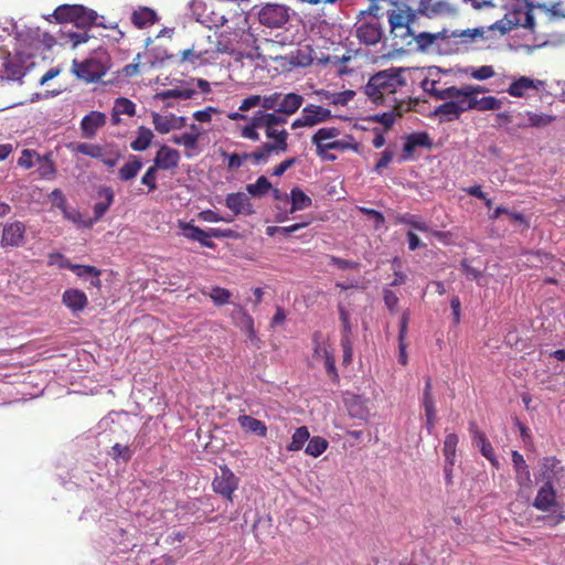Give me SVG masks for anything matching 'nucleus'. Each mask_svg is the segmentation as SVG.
Here are the masks:
<instances>
[{"mask_svg":"<svg viewBox=\"0 0 565 565\" xmlns=\"http://www.w3.org/2000/svg\"><path fill=\"white\" fill-rule=\"evenodd\" d=\"M404 72V68L392 67L374 74L364 87L365 95L377 106H403L405 97L401 96V90L407 85Z\"/></svg>","mask_w":565,"mask_h":565,"instance_id":"f257e3e1","label":"nucleus"},{"mask_svg":"<svg viewBox=\"0 0 565 565\" xmlns=\"http://www.w3.org/2000/svg\"><path fill=\"white\" fill-rule=\"evenodd\" d=\"M340 136L341 130L338 127L331 126L319 128L311 136V143L316 147L317 156L328 161H334L337 157L334 154H330V150L359 151L360 143L352 135H345L343 138H339Z\"/></svg>","mask_w":565,"mask_h":565,"instance_id":"f03ea898","label":"nucleus"},{"mask_svg":"<svg viewBox=\"0 0 565 565\" xmlns=\"http://www.w3.org/2000/svg\"><path fill=\"white\" fill-rule=\"evenodd\" d=\"M534 24V17L531 10L513 9L512 11L508 12L501 20L491 24L488 28V31H499L501 35H504L518 26L533 30Z\"/></svg>","mask_w":565,"mask_h":565,"instance_id":"7ed1b4c3","label":"nucleus"},{"mask_svg":"<svg viewBox=\"0 0 565 565\" xmlns=\"http://www.w3.org/2000/svg\"><path fill=\"white\" fill-rule=\"evenodd\" d=\"M331 118L332 113L329 108L316 104H308L302 108L301 115L291 122V129L313 127L327 122Z\"/></svg>","mask_w":565,"mask_h":565,"instance_id":"20e7f679","label":"nucleus"},{"mask_svg":"<svg viewBox=\"0 0 565 565\" xmlns=\"http://www.w3.org/2000/svg\"><path fill=\"white\" fill-rule=\"evenodd\" d=\"M180 227L183 231V235L191 239L199 242L202 246L207 248H214L215 244L211 241V237L223 238L231 237V230H221V228H210L209 231H204L199 226L192 225L190 223H181Z\"/></svg>","mask_w":565,"mask_h":565,"instance_id":"39448f33","label":"nucleus"},{"mask_svg":"<svg viewBox=\"0 0 565 565\" xmlns=\"http://www.w3.org/2000/svg\"><path fill=\"white\" fill-rule=\"evenodd\" d=\"M107 71L106 63L99 57H89L83 62L73 61V72L78 78L93 83L100 79Z\"/></svg>","mask_w":565,"mask_h":565,"instance_id":"423d86ee","label":"nucleus"},{"mask_svg":"<svg viewBox=\"0 0 565 565\" xmlns=\"http://www.w3.org/2000/svg\"><path fill=\"white\" fill-rule=\"evenodd\" d=\"M239 479L227 466H220L217 473L212 482L214 492L232 501L233 493L238 488Z\"/></svg>","mask_w":565,"mask_h":565,"instance_id":"0eeeda50","label":"nucleus"},{"mask_svg":"<svg viewBox=\"0 0 565 565\" xmlns=\"http://www.w3.org/2000/svg\"><path fill=\"white\" fill-rule=\"evenodd\" d=\"M288 19V8L282 4L267 3L258 12L259 22L268 28H280Z\"/></svg>","mask_w":565,"mask_h":565,"instance_id":"6e6552de","label":"nucleus"},{"mask_svg":"<svg viewBox=\"0 0 565 565\" xmlns=\"http://www.w3.org/2000/svg\"><path fill=\"white\" fill-rule=\"evenodd\" d=\"M420 405L425 412V426L428 434H431L437 423V409L435 396L433 394V381L430 376L425 379V386L420 397Z\"/></svg>","mask_w":565,"mask_h":565,"instance_id":"1a4fd4ad","label":"nucleus"},{"mask_svg":"<svg viewBox=\"0 0 565 565\" xmlns=\"http://www.w3.org/2000/svg\"><path fill=\"white\" fill-rule=\"evenodd\" d=\"M243 33V31L215 33L213 38L215 41V50L217 51V54H238L242 50V46L239 45V39L242 38Z\"/></svg>","mask_w":565,"mask_h":565,"instance_id":"9d476101","label":"nucleus"},{"mask_svg":"<svg viewBox=\"0 0 565 565\" xmlns=\"http://www.w3.org/2000/svg\"><path fill=\"white\" fill-rule=\"evenodd\" d=\"M265 136L273 140V142H264L262 146L269 156L273 153L286 152L288 150V137L289 134L286 129H277L273 126H264Z\"/></svg>","mask_w":565,"mask_h":565,"instance_id":"9b49d317","label":"nucleus"},{"mask_svg":"<svg viewBox=\"0 0 565 565\" xmlns=\"http://www.w3.org/2000/svg\"><path fill=\"white\" fill-rule=\"evenodd\" d=\"M469 94L470 93H468L466 85L460 88L450 86L444 88V90L438 94V99L450 100L451 103L456 104L461 113H465L469 109H472V98Z\"/></svg>","mask_w":565,"mask_h":565,"instance_id":"f8f14e48","label":"nucleus"},{"mask_svg":"<svg viewBox=\"0 0 565 565\" xmlns=\"http://www.w3.org/2000/svg\"><path fill=\"white\" fill-rule=\"evenodd\" d=\"M181 160L180 152L167 145H161L153 158V166L159 170H174Z\"/></svg>","mask_w":565,"mask_h":565,"instance_id":"ddd939ff","label":"nucleus"},{"mask_svg":"<svg viewBox=\"0 0 565 565\" xmlns=\"http://www.w3.org/2000/svg\"><path fill=\"white\" fill-rule=\"evenodd\" d=\"M25 225L20 221L7 224L2 231L1 245L3 247H19L25 242Z\"/></svg>","mask_w":565,"mask_h":565,"instance_id":"4468645a","label":"nucleus"},{"mask_svg":"<svg viewBox=\"0 0 565 565\" xmlns=\"http://www.w3.org/2000/svg\"><path fill=\"white\" fill-rule=\"evenodd\" d=\"M61 267L72 270L79 278H84V279L89 278L90 286L95 287L97 289H100V287H102V280H100L102 270L98 269L97 267L90 266V265L72 264L67 259L61 264Z\"/></svg>","mask_w":565,"mask_h":565,"instance_id":"2eb2a0df","label":"nucleus"},{"mask_svg":"<svg viewBox=\"0 0 565 565\" xmlns=\"http://www.w3.org/2000/svg\"><path fill=\"white\" fill-rule=\"evenodd\" d=\"M533 507L543 512H547L553 508L559 507L553 483L544 482V484L537 491Z\"/></svg>","mask_w":565,"mask_h":565,"instance_id":"dca6fc26","label":"nucleus"},{"mask_svg":"<svg viewBox=\"0 0 565 565\" xmlns=\"http://www.w3.org/2000/svg\"><path fill=\"white\" fill-rule=\"evenodd\" d=\"M409 17L411 15H407L404 10H394L388 13L391 31L396 38L406 39L413 34L412 29H409Z\"/></svg>","mask_w":565,"mask_h":565,"instance_id":"f3484780","label":"nucleus"},{"mask_svg":"<svg viewBox=\"0 0 565 565\" xmlns=\"http://www.w3.org/2000/svg\"><path fill=\"white\" fill-rule=\"evenodd\" d=\"M418 12L427 18L452 15L456 10L445 1L420 0Z\"/></svg>","mask_w":565,"mask_h":565,"instance_id":"a211bd4d","label":"nucleus"},{"mask_svg":"<svg viewBox=\"0 0 565 565\" xmlns=\"http://www.w3.org/2000/svg\"><path fill=\"white\" fill-rule=\"evenodd\" d=\"M512 462L515 472V481L520 488L529 489L532 484L531 472L523 456L516 451H512Z\"/></svg>","mask_w":565,"mask_h":565,"instance_id":"6ab92c4d","label":"nucleus"},{"mask_svg":"<svg viewBox=\"0 0 565 565\" xmlns=\"http://www.w3.org/2000/svg\"><path fill=\"white\" fill-rule=\"evenodd\" d=\"M225 205L234 213V215H250L254 213L249 198L243 192L227 194Z\"/></svg>","mask_w":565,"mask_h":565,"instance_id":"aec40b11","label":"nucleus"},{"mask_svg":"<svg viewBox=\"0 0 565 565\" xmlns=\"http://www.w3.org/2000/svg\"><path fill=\"white\" fill-rule=\"evenodd\" d=\"M62 302L72 312L76 313L83 311L87 307L88 299L84 291L75 288H70L63 292Z\"/></svg>","mask_w":565,"mask_h":565,"instance_id":"412c9836","label":"nucleus"},{"mask_svg":"<svg viewBox=\"0 0 565 565\" xmlns=\"http://www.w3.org/2000/svg\"><path fill=\"white\" fill-rule=\"evenodd\" d=\"M106 124V115L100 111H90L81 121L83 136L92 138L97 130Z\"/></svg>","mask_w":565,"mask_h":565,"instance_id":"4be33fe9","label":"nucleus"},{"mask_svg":"<svg viewBox=\"0 0 565 565\" xmlns=\"http://www.w3.org/2000/svg\"><path fill=\"white\" fill-rule=\"evenodd\" d=\"M542 86V81H535L526 76H521L510 84L507 92L510 96L513 97H524L530 89L539 90Z\"/></svg>","mask_w":565,"mask_h":565,"instance_id":"5701e85b","label":"nucleus"},{"mask_svg":"<svg viewBox=\"0 0 565 565\" xmlns=\"http://www.w3.org/2000/svg\"><path fill=\"white\" fill-rule=\"evenodd\" d=\"M303 104V97L297 93H280L278 113L286 116L296 114Z\"/></svg>","mask_w":565,"mask_h":565,"instance_id":"b1692460","label":"nucleus"},{"mask_svg":"<svg viewBox=\"0 0 565 565\" xmlns=\"http://www.w3.org/2000/svg\"><path fill=\"white\" fill-rule=\"evenodd\" d=\"M564 475V467L556 457H546L542 462V477L545 482L553 483Z\"/></svg>","mask_w":565,"mask_h":565,"instance_id":"393cba45","label":"nucleus"},{"mask_svg":"<svg viewBox=\"0 0 565 565\" xmlns=\"http://www.w3.org/2000/svg\"><path fill=\"white\" fill-rule=\"evenodd\" d=\"M130 20L137 29H145L153 25L158 21V17L154 10L139 7L131 13Z\"/></svg>","mask_w":565,"mask_h":565,"instance_id":"a878e982","label":"nucleus"},{"mask_svg":"<svg viewBox=\"0 0 565 565\" xmlns=\"http://www.w3.org/2000/svg\"><path fill=\"white\" fill-rule=\"evenodd\" d=\"M98 198L103 199L99 202H96L94 205V217L95 223L98 222L104 214L107 212V210L110 207V205L114 202V191L110 186H102L98 192Z\"/></svg>","mask_w":565,"mask_h":565,"instance_id":"bb28decb","label":"nucleus"},{"mask_svg":"<svg viewBox=\"0 0 565 565\" xmlns=\"http://www.w3.org/2000/svg\"><path fill=\"white\" fill-rule=\"evenodd\" d=\"M75 12L72 14L71 23L78 28H89L95 24L97 13L94 10L87 9L84 6L75 4Z\"/></svg>","mask_w":565,"mask_h":565,"instance_id":"cd10ccee","label":"nucleus"},{"mask_svg":"<svg viewBox=\"0 0 565 565\" xmlns=\"http://www.w3.org/2000/svg\"><path fill=\"white\" fill-rule=\"evenodd\" d=\"M347 408L353 418L366 419L370 415L367 398L362 395H352L347 402Z\"/></svg>","mask_w":565,"mask_h":565,"instance_id":"c85d7f7f","label":"nucleus"},{"mask_svg":"<svg viewBox=\"0 0 565 565\" xmlns=\"http://www.w3.org/2000/svg\"><path fill=\"white\" fill-rule=\"evenodd\" d=\"M239 426L244 429V431L249 434H255L259 437L267 436V426L264 422L254 418L249 415H239L237 418Z\"/></svg>","mask_w":565,"mask_h":565,"instance_id":"c756f323","label":"nucleus"},{"mask_svg":"<svg viewBox=\"0 0 565 565\" xmlns=\"http://www.w3.org/2000/svg\"><path fill=\"white\" fill-rule=\"evenodd\" d=\"M359 40L366 45H374L381 41L382 32L375 24H362L356 30Z\"/></svg>","mask_w":565,"mask_h":565,"instance_id":"7c9ffc66","label":"nucleus"},{"mask_svg":"<svg viewBox=\"0 0 565 565\" xmlns=\"http://www.w3.org/2000/svg\"><path fill=\"white\" fill-rule=\"evenodd\" d=\"M142 166V161L138 156H130L129 160L118 171L119 179L125 182L135 179Z\"/></svg>","mask_w":565,"mask_h":565,"instance_id":"2f4dec72","label":"nucleus"},{"mask_svg":"<svg viewBox=\"0 0 565 565\" xmlns=\"http://www.w3.org/2000/svg\"><path fill=\"white\" fill-rule=\"evenodd\" d=\"M289 201L291 203V207L289 210L290 214L312 205L311 198L307 195L299 186L291 189Z\"/></svg>","mask_w":565,"mask_h":565,"instance_id":"473e14b6","label":"nucleus"},{"mask_svg":"<svg viewBox=\"0 0 565 565\" xmlns=\"http://www.w3.org/2000/svg\"><path fill=\"white\" fill-rule=\"evenodd\" d=\"M215 46L213 35H207L196 41V53L203 55L204 62L215 61L218 57Z\"/></svg>","mask_w":565,"mask_h":565,"instance_id":"72a5a7b5","label":"nucleus"},{"mask_svg":"<svg viewBox=\"0 0 565 565\" xmlns=\"http://www.w3.org/2000/svg\"><path fill=\"white\" fill-rule=\"evenodd\" d=\"M154 135L150 128L140 126L137 130V138L131 141L130 148L134 151H145L150 147Z\"/></svg>","mask_w":565,"mask_h":565,"instance_id":"f704fd0d","label":"nucleus"},{"mask_svg":"<svg viewBox=\"0 0 565 565\" xmlns=\"http://www.w3.org/2000/svg\"><path fill=\"white\" fill-rule=\"evenodd\" d=\"M462 113L450 100H446L444 104L435 108L434 115L439 117L441 121H452L460 117Z\"/></svg>","mask_w":565,"mask_h":565,"instance_id":"c9c22d12","label":"nucleus"},{"mask_svg":"<svg viewBox=\"0 0 565 565\" xmlns=\"http://www.w3.org/2000/svg\"><path fill=\"white\" fill-rule=\"evenodd\" d=\"M312 359L313 360H326L327 356L333 354L330 350V345L322 340V333L316 331L312 334Z\"/></svg>","mask_w":565,"mask_h":565,"instance_id":"e433bc0d","label":"nucleus"},{"mask_svg":"<svg viewBox=\"0 0 565 565\" xmlns=\"http://www.w3.org/2000/svg\"><path fill=\"white\" fill-rule=\"evenodd\" d=\"M135 114H136V105L130 99L125 98V97H119L115 100L113 115H111L114 124L119 122V115L134 116Z\"/></svg>","mask_w":565,"mask_h":565,"instance_id":"4c0bfd02","label":"nucleus"},{"mask_svg":"<svg viewBox=\"0 0 565 565\" xmlns=\"http://www.w3.org/2000/svg\"><path fill=\"white\" fill-rule=\"evenodd\" d=\"M259 128H264V124L258 115V111H256L253 117H250L249 124L242 128L241 136L252 141H258L260 136L257 129Z\"/></svg>","mask_w":565,"mask_h":565,"instance_id":"58836bf2","label":"nucleus"},{"mask_svg":"<svg viewBox=\"0 0 565 565\" xmlns=\"http://www.w3.org/2000/svg\"><path fill=\"white\" fill-rule=\"evenodd\" d=\"M310 433L308 427H298L292 434L291 441L287 445L288 451H299L303 448L305 444L309 440Z\"/></svg>","mask_w":565,"mask_h":565,"instance_id":"ea45409f","label":"nucleus"},{"mask_svg":"<svg viewBox=\"0 0 565 565\" xmlns=\"http://www.w3.org/2000/svg\"><path fill=\"white\" fill-rule=\"evenodd\" d=\"M420 50H426L431 46L436 40H444L447 38L446 30L438 33L422 32L419 34H411Z\"/></svg>","mask_w":565,"mask_h":565,"instance_id":"a19ab883","label":"nucleus"},{"mask_svg":"<svg viewBox=\"0 0 565 565\" xmlns=\"http://www.w3.org/2000/svg\"><path fill=\"white\" fill-rule=\"evenodd\" d=\"M317 94L320 95L324 99H330L331 104L341 105V106L347 105L350 100L353 99V97L355 95V93L351 89H347V90L339 92V93H330L328 90H319Z\"/></svg>","mask_w":565,"mask_h":565,"instance_id":"79ce46f5","label":"nucleus"},{"mask_svg":"<svg viewBox=\"0 0 565 565\" xmlns=\"http://www.w3.org/2000/svg\"><path fill=\"white\" fill-rule=\"evenodd\" d=\"M152 117V124L154 126V129L159 132V134H168L170 132L171 130H174V125H173V114H170V115H160L156 111L152 113L151 115Z\"/></svg>","mask_w":565,"mask_h":565,"instance_id":"37998d69","label":"nucleus"},{"mask_svg":"<svg viewBox=\"0 0 565 565\" xmlns=\"http://www.w3.org/2000/svg\"><path fill=\"white\" fill-rule=\"evenodd\" d=\"M401 115L402 106L398 108H390L388 111H384L383 114L373 115L370 117V120L382 124L385 129H390L394 125L395 118Z\"/></svg>","mask_w":565,"mask_h":565,"instance_id":"c03bdc74","label":"nucleus"},{"mask_svg":"<svg viewBox=\"0 0 565 565\" xmlns=\"http://www.w3.org/2000/svg\"><path fill=\"white\" fill-rule=\"evenodd\" d=\"M329 443L326 438L315 436L309 438L305 452L311 457H319L328 449Z\"/></svg>","mask_w":565,"mask_h":565,"instance_id":"a18cd8bd","label":"nucleus"},{"mask_svg":"<svg viewBox=\"0 0 565 565\" xmlns=\"http://www.w3.org/2000/svg\"><path fill=\"white\" fill-rule=\"evenodd\" d=\"M458 436L454 433L447 434L444 440L443 452L446 458L447 463L454 466L455 457H456V448L458 445Z\"/></svg>","mask_w":565,"mask_h":565,"instance_id":"49530a36","label":"nucleus"},{"mask_svg":"<svg viewBox=\"0 0 565 565\" xmlns=\"http://www.w3.org/2000/svg\"><path fill=\"white\" fill-rule=\"evenodd\" d=\"M502 102L494 96H486L472 99V109L477 110H497L501 108Z\"/></svg>","mask_w":565,"mask_h":565,"instance_id":"de8ad7c7","label":"nucleus"},{"mask_svg":"<svg viewBox=\"0 0 565 565\" xmlns=\"http://www.w3.org/2000/svg\"><path fill=\"white\" fill-rule=\"evenodd\" d=\"M257 111H258V115H259L264 126L278 127V126L285 125L287 122L288 116L282 115L281 113H278L277 109L274 110L273 113H267L264 110H257Z\"/></svg>","mask_w":565,"mask_h":565,"instance_id":"09e8293b","label":"nucleus"},{"mask_svg":"<svg viewBox=\"0 0 565 565\" xmlns=\"http://www.w3.org/2000/svg\"><path fill=\"white\" fill-rule=\"evenodd\" d=\"M236 324L247 334L249 339L256 337L254 320L245 310H239Z\"/></svg>","mask_w":565,"mask_h":565,"instance_id":"8fccbe9b","label":"nucleus"},{"mask_svg":"<svg viewBox=\"0 0 565 565\" xmlns=\"http://www.w3.org/2000/svg\"><path fill=\"white\" fill-rule=\"evenodd\" d=\"M271 189V183L265 175H260L255 183L247 184L246 190L253 196H262Z\"/></svg>","mask_w":565,"mask_h":565,"instance_id":"3c124183","label":"nucleus"},{"mask_svg":"<svg viewBox=\"0 0 565 565\" xmlns=\"http://www.w3.org/2000/svg\"><path fill=\"white\" fill-rule=\"evenodd\" d=\"M36 161L39 162V173L42 178H51L55 174V164L51 159L50 153L43 157H41L40 154L36 156Z\"/></svg>","mask_w":565,"mask_h":565,"instance_id":"603ef678","label":"nucleus"},{"mask_svg":"<svg viewBox=\"0 0 565 565\" xmlns=\"http://www.w3.org/2000/svg\"><path fill=\"white\" fill-rule=\"evenodd\" d=\"M525 117L527 118V125L534 128L546 127L554 120V117L543 113L526 111Z\"/></svg>","mask_w":565,"mask_h":565,"instance_id":"864d4df0","label":"nucleus"},{"mask_svg":"<svg viewBox=\"0 0 565 565\" xmlns=\"http://www.w3.org/2000/svg\"><path fill=\"white\" fill-rule=\"evenodd\" d=\"M75 151L90 158L99 159L103 158L104 148L99 145L82 142L75 147Z\"/></svg>","mask_w":565,"mask_h":565,"instance_id":"5fc2aeb1","label":"nucleus"},{"mask_svg":"<svg viewBox=\"0 0 565 565\" xmlns=\"http://www.w3.org/2000/svg\"><path fill=\"white\" fill-rule=\"evenodd\" d=\"M195 95L194 89H167L159 94H157V97L160 99H169V98H180V99H190Z\"/></svg>","mask_w":565,"mask_h":565,"instance_id":"6e6d98bb","label":"nucleus"},{"mask_svg":"<svg viewBox=\"0 0 565 565\" xmlns=\"http://www.w3.org/2000/svg\"><path fill=\"white\" fill-rule=\"evenodd\" d=\"M64 216L72 221L74 224H76L79 227H86L90 228L95 224V220L85 217L81 212L78 211H65L63 212Z\"/></svg>","mask_w":565,"mask_h":565,"instance_id":"4d7b16f0","label":"nucleus"},{"mask_svg":"<svg viewBox=\"0 0 565 565\" xmlns=\"http://www.w3.org/2000/svg\"><path fill=\"white\" fill-rule=\"evenodd\" d=\"M269 154L267 151L264 150V147L263 146H259L255 149V151L253 152H245L243 154H241V159L243 161V163L247 160H252L255 164H259V163H265L268 161L269 159Z\"/></svg>","mask_w":565,"mask_h":565,"instance_id":"13d9d810","label":"nucleus"},{"mask_svg":"<svg viewBox=\"0 0 565 565\" xmlns=\"http://www.w3.org/2000/svg\"><path fill=\"white\" fill-rule=\"evenodd\" d=\"M196 50L198 49H196V41H195L191 49L181 51L180 62L181 63H190L192 65L203 63L204 62L203 55H199L196 53Z\"/></svg>","mask_w":565,"mask_h":565,"instance_id":"bf43d9fd","label":"nucleus"},{"mask_svg":"<svg viewBox=\"0 0 565 565\" xmlns=\"http://www.w3.org/2000/svg\"><path fill=\"white\" fill-rule=\"evenodd\" d=\"M74 10H76L75 4H62L54 10L53 17L61 23L71 22Z\"/></svg>","mask_w":565,"mask_h":565,"instance_id":"052dcab7","label":"nucleus"},{"mask_svg":"<svg viewBox=\"0 0 565 565\" xmlns=\"http://www.w3.org/2000/svg\"><path fill=\"white\" fill-rule=\"evenodd\" d=\"M199 135L196 134H183L181 136H173L171 141L175 145H182L186 149H195L198 146Z\"/></svg>","mask_w":565,"mask_h":565,"instance_id":"680f3d73","label":"nucleus"},{"mask_svg":"<svg viewBox=\"0 0 565 565\" xmlns=\"http://www.w3.org/2000/svg\"><path fill=\"white\" fill-rule=\"evenodd\" d=\"M159 169L156 166H151L147 169L145 174L141 177V183L148 188V192L157 190V174Z\"/></svg>","mask_w":565,"mask_h":565,"instance_id":"e2e57ef3","label":"nucleus"},{"mask_svg":"<svg viewBox=\"0 0 565 565\" xmlns=\"http://www.w3.org/2000/svg\"><path fill=\"white\" fill-rule=\"evenodd\" d=\"M473 443L477 445L483 457L487 459H492L491 456L494 449L488 440L486 434H477V438L473 439Z\"/></svg>","mask_w":565,"mask_h":565,"instance_id":"0e129e2a","label":"nucleus"},{"mask_svg":"<svg viewBox=\"0 0 565 565\" xmlns=\"http://www.w3.org/2000/svg\"><path fill=\"white\" fill-rule=\"evenodd\" d=\"M210 297L216 306H223L228 303L231 298L230 290L222 287H213Z\"/></svg>","mask_w":565,"mask_h":565,"instance_id":"69168bd1","label":"nucleus"},{"mask_svg":"<svg viewBox=\"0 0 565 565\" xmlns=\"http://www.w3.org/2000/svg\"><path fill=\"white\" fill-rule=\"evenodd\" d=\"M397 222L402 224H407L419 232H428L427 224L418 221L417 217L413 214L401 215L397 217Z\"/></svg>","mask_w":565,"mask_h":565,"instance_id":"338daca9","label":"nucleus"},{"mask_svg":"<svg viewBox=\"0 0 565 565\" xmlns=\"http://www.w3.org/2000/svg\"><path fill=\"white\" fill-rule=\"evenodd\" d=\"M110 456L114 460L122 459L125 462H127L131 459L132 452L128 446H124L117 443L111 447Z\"/></svg>","mask_w":565,"mask_h":565,"instance_id":"774afa93","label":"nucleus"}]
</instances>
